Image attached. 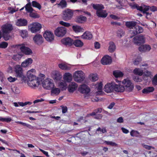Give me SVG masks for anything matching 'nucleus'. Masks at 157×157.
<instances>
[{
    "label": "nucleus",
    "instance_id": "10",
    "mask_svg": "<svg viewBox=\"0 0 157 157\" xmlns=\"http://www.w3.org/2000/svg\"><path fill=\"white\" fill-rule=\"evenodd\" d=\"M67 32V29L64 27H58L55 31V34L57 36L62 37L64 36Z\"/></svg>",
    "mask_w": 157,
    "mask_h": 157
},
{
    "label": "nucleus",
    "instance_id": "36",
    "mask_svg": "<svg viewBox=\"0 0 157 157\" xmlns=\"http://www.w3.org/2000/svg\"><path fill=\"white\" fill-rule=\"evenodd\" d=\"M73 44L76 47H81L83 45V43L80 40L76 39L73 41Z\"/></svg>",
    "mask_w": 157,
    "mask_h": 157
},
{
    "label": "nucleus",
    "instance_id": "39",
    "mask_svg": "<svg viewBox=\"0 0 157 157\" xmlns=\"http://www.w3.org/2000/svg\"><path fill=\"white\" fill-rule=\"evenodd\" d=\"M134 73L139 76H141L143 73V71L139 68H136L133 70Z\"/></svg>",
    "mask_w": 157,
    "mask_h": 157
},
{
    "label": "nucleus",
    "instance_id": "45",
    "mask_svg": "<svg viewBox=\"0 0 157 157\" xmlns=\"http://www.w3.org/2000/svg\"><path fill=\"white\" fill-rule=\"evenodd\" d=\"M8 45V43L5 41H3L0 43V48H6Z\"/></svg>",
    "mask_w": 157,
    "mask_h": 157
},
{
    "label": "nucleus",
    "instance_id": "24",
    "mask_svg": "<svg viewBox=\"0 0 157 157\" xmlns=\"http://www.w3.org/2000/svg\"><path fill=\"white\" fill-rule=\"evenodd\" d=\"M136 24L137 22L135 21H127L125 22V25L127 27L133 29L136 25Z\"/></svg>",
    "mask_w": 157,
    "mask_h": 157
},
{
    "label": "nucleus",
    "instance_id": "25",
    "mask_svg": "<svg viewBox=\"0 0 157 157\" xmlns=\"http://www.w3.org/2000/svg\"><path fill=\"white\" fill-rule=\"evenodd\" d=\"M114 90L117 92H122L124 90V86L117 84L115 83Z\"/></svg>",
    "mask_w": 157,
    "mask_h": 157
},
{
    "label": "nucleus",
    "instance_id": "4",
    "mask_svg": "<svg viewBox=\"0 0 157 157\" xmlns=\"http://www.w3.org/2000/svg\"><path fill=\"white\" fill-rule=\"evenodd\" d=\"M74 80L78 82H81L84 79L85 75L82 71H75L73 75Z\"/></svg>",
    "mask_w": 157,
    "mask_h": 157
},
{
    "label": "nucleus",
    "instance_id": "35",
    "mask_svg": "<svg viewBox=\"0 0 157 157\" xmlns=\"http://www.w3.org/2000/svg\"><path fill=\"white\" fill-rule=\"evenodd\" d=\"M23 55L20 54H16L13 55L12 56V59L14 61H18L21 58Z\"/></svg>",
    "mask_w": 157,
    "mask_h": 157
},
{
    "label": "nucleus",
    "instance_id": "52",
    "mask_svg": "<svg viewBox=\"0 0 157 157\" xmlns=\"http://www.w3.org/2000/svg\"><path fill=\"white\" fill-rule=\"evenodd\" d=\"M97 90H98L99 93L102 92V84L101 82L99 83L97 87Z\"/></svg>",
    "mask_w": 157,
    "mask_h": 157
},
{
    "label": "nucleus",
    "instance_id": "61",
    "mask_svg": "<svg viewBox=\"0 0 157 157\" xmlns=\"http://www.w3.org/2000/svg\"><path fill=\"white\" fill-rule=\"evenodd\" d=\"M27 32L26 30H23L22 31V33H21V36L23 38L25 37L27 35Z\"/></svg>",
    "mask_w": 157,
    "mask_h": 157
},
{
    "label": "nucleus",
    "instance_id": "8",
    "mask_svg": "<svg viewBox=\"0 0 157 157\" xmlns=\"http://www.w3.org/2000/svg\"><path fill=\"white\" fill-rule=\"evenodd\" d=\"M124 90L128 92H131L132 90L134 88V86L131 81L128 79H124L123 81Z\"/></svg>",
    "mask_w": 157,
    "mask_h": 157
},
{
    "label": "nucleus",
    "instance_id": "37",
    "mask_svg": "<svg viewBox=\"0 0 157 157\" xmlns=\"http://www.w3.org/2000/svg\"><path fill=\"white\" fill-rule=\"evenodd\" d=\"M51 90V94H54L57 95H58L60 92V90L58 88H53Z\"/></svg>",
    "mask_w": 157,
    "mask_h": 157
},
{
    "label": "nucleus",
    "instance_id": "27",
    "mask_svg": "<svg viewBox=\"0 0 157 157\" xmlns=\"http://www.w3.org/2000/svg\"><path fill=\"white\" fill-rule=\"evenodd\" d=\"M108 51L110 52H113L116 50V46L114 43L113 41H110L109 43Z\"/></svg>",
    "mask_w": 157,
    "mask_h": 157
},
{
    "label": "nucleus",
    "instance_id": "57",
    "mask_svg": "<svg viewBox=\"0 0 157 157\" xmlns=\"http://www.w3.org/2000/svg\"><path fill=\"white\" fill-rule=\"evenodd\" d=\"M8 80L10 82H13L16 81L17 78H13L11 76H10L7 78Z\"/></svg>",
    "mask_w": 157,
    "mask_h": 157
},
{
    "label": "nucleus",
    "instance_id": "43",
    "mask_svg": "<svg viewBox=\"0 0 157 157\" xmlns=\"http://www.w3.org/2000/svg\"><path fill=\"white\" fill-rule=\"evenodd\" d=\"M60 87L62 88V90H65L67 89V84L65 82H61L59 84Z\"/></svg>",
    "mask_w": 157,
    "mask_h": 157
},
{
    "label": "nucleus",
    "instance_id": "62",
    "mask_svg": "<svg viewBox=\"0 0 157 157\" xmlns=\"http://www.w3.org/2000/svg\"><path fill=\"white\" fill-rule=\"evenodd\" d=\"M144 148H145L146 149L149 150H150L151 148H153V149H155L154 147H152L151 146L147 145H144Z\"/></svg>",
    "mask_w": 157,
    "mask_h": 157
},
{
    "label": "nucleus",
    "instance_id": "32",
    "mask_svg": "<svg viewBox=\"0 0 157 157\" xmlns=\"http://www.w3.org/2000/svg\"><path fill=\"white\" fill-rule=\"evenodd\" d=\"M59 67L63 70H68L70 69L69 65L65 63H61L58 64Z\"/></svg>",
    "mask_w": 157,
    "mask_h": 157
},
{
    "label": "nucleus",
    "instance_id": "21",
    "mask_svg": "<svg viewBox=\"0 0 157 157\" xmlns=\"http://www.w3.org/2000/svg\"><path fill=\"white\" fill-rule=\"evenodd\" d=\"M33 62V60L31 58H28L25 59L21 64L23 67H26L30 66Z\"/></svg>",
    "mask_w": 157,
    "mask_h": 157
},
{
    "label": "nucleus",
    "instance_id": "38",
    "mask_svg": "<svg viewBox=\"0 0 157 157\" xmlns=\"http://www.w3.org/2000/svg\"><path fill=\"white\" fill-rule=\"evenodd\" d=\"M25 10L28 12L30 13L33 11V9L31 7V3L30 2L26 4L25 6Z\"/></svg>",
    "mask_w": 157,
    "mask_h": 157
},
{
    "label": "nucleus",
    "instance_id": "33",
    "mask_svg": "<svg viewBox=\"0 0 157 157\" xmlns=\"http://www.w3.org/2000/svg\"><path fill=\"white\" fill-rule=\"evenodd\" d=\"M58 8L63 9L67 7V4L65 0H61L59 3L57 4Z\"/></svg>",
    "mask_w": 157,
    "mask_h": 157
},
{
    "label": "nucleus",
    "instance_id": "48",
    "mask_svg": "<svg viewBox=\"0 0 157 157\" xmlns=\"http://www.w3.org/2000/svg\"><path fill=\"white\" fill-rule=\"evenodd\" d=\"M133 80L136 82H141L142 81V79L139 76H134L133 77Z\"/></svg>",
    "mask_w": 157,
    "mask_h": 157
},
{
    "label": "nucleus",
    "instance_id": "3",
    "mask_svg": "<svg viewBox=\"0 0 157 157\" xmlns=\"http://www.w3.org/2000/svg\"><path fill=\"white\" fill-rule=\"evenodd\" d=\"M14 48L20 49L21 51L25 55H29L33 53L32 51L26 46L24 44H21L13 45Z\"/></svg>",
    "mask_w": 157,
    "mask_h": 157
},
{
    "label": "nucleus",
    "instance_id": "60",
    "mask_svg": "<svg viewBox=\"0 0 157 157\" xmlns=\"http://www.w3.org/2000/svg\"><path fill=\"white\" fill-rule=\"evenodd\" d=\"M149 10L152 12H155L157 10V8L155 6H149Z\"/></svg>",
    "mask_w": 157,
    "mask_h": 157
},
{
    "label": "nucleus",
    "instance_id": "51",
    "mask_svg": "<svg viewBox=\"0 0 157 157\" xmlns=\"http://www.w3.org/2000/svg\"><path fill=\"white\" fill-rule=\"evenodd\" d=\"M152 82L153 85L157 86V74L154 76Z\"/></svg>",
    "mask_w": 157,
    "mask_h": 157
},
{
    "label": "nucleus",
    "instance_id": "9",
    "mask_svg": "<svg viewBox=\"0 0 157 157\" xmlns=\"http://www.w3.org/2000/svg\"><path fill=\"white\" fill-rule=\"evenodd\" d=\"M73 15V11L69 9H66L63 12V19L65 21L70 20Z\"/></svg>",
    "mask_w": 157,
    "mask_h": 157
},
{
    "label": "nucleus",
    "instance_id": "44",
    "mask_svg": "<svg viewBox=\"0 0 157 157\" xmlns=\"http://www.w3.org/2000/svg\"><path fill=\"white\" fill-rule=\"evenodd\" d=\"M32 6L33 7H36L39 10L41 9V6L40 5L38 2L36 1H33L32 2Z\"/></svg>",
    "mask_w": 157,
    "mask_h": 157
},
{
    "label": "nucleus",
    "instance_id": "30",
    "mask_svg": "<svg viewBox=\"0 0 157 157\" xmlns=\"http://www.w3.org/2000/svg\"><path fill=\"white\" fill-rule=\"evenodd\" d=\"M52 78L55 81L60 80L62 78V75L59 72H55L53 74Z\"/></svg>",
    "mask_w": 157,
    "mask_h": 157
},
{
    "label": "nucleus",
    "instance_id": "22",
    "mask_svg": "<svg viewBox=\"0 0 157 157\" xmlns=\"http://www.w3.org/2000/svg\"><path fill=\"white\" fill-rule=\"evenodd\" d=\"M27 23L28 21L26 19L20 18L17 20L16 25L19 26H25L27 25Z\"/></svg>",
    "mask_w": 157,
    "mask_h": 157
},
{
    "label": "nucleus",
    "instance_id": "55",
    "mask_svg": "<svg viewBox=\"0 0 157 157\" xmlns=\"http://www.w3.org/2000/svg\"><path fill=\"white\" fill-rule=\"evenodd\" d=\"M151 75V72L148 71H146L144 72V75H143V76L144 78L145 77H150Z\"/></svg>",
    "mask_w": 157,
    "mask_h": 157
},
{
    "label": "nucleus",
    "instance_id": "31",
    "mask_svg": "<svg viewBox=\"0 0 157 157\" xmlns=\"http://www.w3.org/2000/svg\"><path fill=\"white\" fill-rule=\"evenodd\" d=\"M154 90L155 89L153 87L149 86L144 89L142 90V92L143 94H148L153 92Z\"/></svg>",
    "mask_w": 157,
    "mask_h": 157
},
{
    "label": "nucleus",
    "instance_id": "1",
    "mask_svg": "<svg viewBox=\"0 0 157 157\" xmlns=\"http://www.w3.org/2000/svg\"><path fill=\"white\" fill-rule=\"evenodd\" d=\"M27 71L26 75L28 85L32 88L38 86L42 81V78H36L33 74Z\"/></svg>",
    "mask_w": 157,
    "mask_h": 157
},
{
    "label": "nucleus",
    "instance_id": "29",
    "mask_svg": "<svg viewBox=\"0 0 157 157\" xmlns=\"http://www.w3.org/2000/svg\"><path fill=\"white\" fill-rule=\"evenodd\" d=\"M92 6L93 8L97 10L96 11H98L103 10L104 6L101 4H92Z\"/></svg>",
    "mask_w": 157,
    "mask_h": 157
},
{
    "label": "nucleus",
    "instance_id": "5",
    "mask_svg": "<svg viewBox=\"0 0 157 157\" xmlns=\"http://www.w3.org/2000/svg\"><path fill=\"white\" fill-rule=\"evenodd\" d=\"M42 82L43 87L46 90H50L55 86L53 80L50 78H47Z\"/></svg>",
    "mask_w": 157,
    "mask_h": 157
},
{
    "label": "nucleus",
    "instance_id": "58",
    "mask_svg": "<svg viewBox=\"0 0 157 157\" xmlns=\"http://www.w3.org/2000/svg\"><path fill=\"white\" fill-rule=\"evenodd\" d=\"M61 107L62 109V112L63 113H66L67 111V108L66 106L62 105Z\"/></svg>",
    "mask_w": 157,
    "mask_h": 157
},
{
    "label": "nucleus",
    "instance_id": "23",
    "mask_svg": "<svg viewBox=\"0 0 157 157\" xmlns=\"http://www.w3.org/2000/svg\"><path fill=\"white\" fill-rule=\"evenodd\" d=\"M93 37L92 34L89 32L86 31L81 36L82 39L90 40Z\"/></svg>",
    "mask_w": 157,
    "mask_h": 157
},
{
    "label": "nucleus",
    "instance_id": "11",
    "mask_svg": "<svg viewBox=\"0 0 157 157\" xmlns=\"http://www.w3.org/2000/svg\"><path fill=\"white\" fill-rule=\"evenodd\" d=\"M29 27L32 33H35L41 29V25L39 23L35 22L30 24Z\"/></svg>",
    "mask_w": 157,
    "mask_h": 157
},
{
    "label": "nucleus",
    "instance_id": "12",
    "mask_svg": "<svg viewBox=\"0 0 157 157\" xmlns=\"http://www.w3.org/2000/svg\"><path fill=\"white\" fill-rule=\"evenodd\" d=\"M133 39L134 43L138 45H140L141 44H143L145 42V38L144 36L142 34L135 36L133 38Z\"/></svg>",
    "mask_w": 157,
    "mask_h": 157
},
{
    "label": "nucleus",
    "instance_id": "26",
    "mask_svg": "<svg viewBox=\"0 0 157 157\" xmlns=\"http://www.w3.org/2000/svg\"><path fill=\"white\" fill-rule=\"evenodd\" d=\"M63 79L67 82H70L72 80V76L69 73H66L63 75Z\"/></svg>",
    "mask_w": 157,
    "mask_h": 157
},
{
    "label": "nucleus",
    "instance_id": "59",
    "mask_svg": "<svg viewBox=\"0 0 157 157\" xmlns=\"http://www.w3.org/2000/svg\"><path fill=\"white\" fill-rule=\"evenodd\" d=\"M13 91L15 94H18L20 93L19 89L17 87H14L13 89Z\"/></svg>",
    "mask_w": 157,
    "mask_h": 157
},
{
    "label": "nucleus",
    "instance_id": "13",
    "mask_svg": "<svg viewBox=\"0 0 157 157\" xmlns=\"http://www.w3.org/2000/svg\"><path fill=\"white\" fill-rule=\"evenodd\" d=\"M43 36L45 40L51 42L54 40V34L50 31H45Z\"/></svg>",
    "mask_w": 157,
    "mask_h": 157
},
{
    "label": "nucleus",
    "instance_id": "19",
    "mask_svg": "<svg viewBox=\"0 0 157 157\" xmlns=\"http://www.w3.org/2000/svg\"><path fill=\"white\" fill-rule=\"evenodd\" d=\"M151 49L150 46L147 44L141 45L138 48L139 51L142 52H149Z\"/></svg>",
    "mask_w": 157,
    "mask_h": 157
},
{
    "label": "nucleus",
    "instance_id": "53",
    "mask_svg": "<svg viewBox=\"0 0 157 157\" xmlns=\"http://www.w3.org/2000/svg\"><path fill=\"white\" fill-rule=\"evenodd\" d=\"M141 61L142 59L141 58H137L133 61V64L135 65H138Z\"/></svg>",
    "mask_w": 157,
    "mask_h": 157
},
{
    "label": "nucleus",
    "instance_id": "17",
    "mask_svg": "<svg viewBox=\"0 0 157 157\" xmlns=\"http://www.w3.org/2000/svg\"><path fill=\"white\" fill-rule=\"evenodd\" d=\"M144 31L143 28L139 25H136L132 31V34L133 36L142 33Z\"/></svg>",
    "mask_w": 157,
    "mask_h": 157
},
{
    "label": "nucleus",
    "instance_id": "42",
    "mask_svg": "<svg viewBox=\"0 0 157 157\" xmlns=\"http://www.w3.org/2000/svg\"><path fill=\"white\" fill-rule=\"evenodd\" d=\"M73 30L75 32H80L82 31V29L78 25H73L72 26Z\"/></svg>",
    "mask_w": 157,
    "mask_h": 157
},
{
    "label": "nucleus",
    "instance_id": "64",
    "mask_svg": "<svg viewBox=\"0 0 157 157\" xmlns=\"http://www.w3.org/2000/svg\"><path fill=\"white\" fill-rule=\"evenodd\" d=\"M102 116L101 114H96L94 117V118L97 119H101Z\"/></svg>",
    "mask_w": 157,
    "mask_h": 157
},
{
    "label": "nucleus",
    "instance_id": "46",
    "mask_svg": "<svg viewBox=\"0 0 157 157\" xmlns=\"http://www.w3.org/2000/svg\"><path fill=\"white\" fill-rule=\"evenodd\" d=\"M11 121L12 119L10 117L5 118L1 117H0V121L9 122H10Z\"/></svg>",
    "mask_w": 157,
    "mask_h": 157
},
{
    "label": "nucleus",
    "instance_id": "47",
    "mask_svg": "<svg viewBox=\"0 0 157 157\" xmlns=\"http://www.w3.org/2000/svg\"><path fill=\"white\" fill-rule=\"evenodd\" d=\"M117 36L121 38L124 35V32L123 30L121 29L117 31Z\"/></svg>",
    "mask_w": 157,
    "mask_h": 157
},
{
    "label": "nucleus",
    "instance_id": "7",
    "mask_svg": "<svg viewBox=\"0 0 157 157\" xmlns=\"http://www.w3.org/2000/svg\"><path fill=\"white\" fill-rule=\"evenodd\" d=\"M14 71L15 72V76L24 79L25 77L23 73V69L19 65H17L14 67Z\"/></svg>",
    "mask_w": 157,
    "mask_h": 157
},
{
    "label": "nucleus",
    "instance_id": "49",
    "mask_svg": "<svg viewBox=\"0 0 157 157\" xmlns=\"http://www.w3.org/2000/svg\"><path fill=\"white\" fill-rule=\"evenodd\" d=\"M100 131L102 132V133H105L107 132V130L105 127H103L101 128L100 127H98L96 130V132Z\"/></svg>",
    "mask_w": 157,
    "mask_h": 157
},
{
    "label": "nucleus",
    "instance_id": "63",
    "mask_svg": "<svg viewBox=\"0 0 157 157\" xmlns=\"http://www.w3.org/2000/svg\"><path fill=\"white\" fill-rule=\"evenodd\" d=\"M149 10V6H146L145 7V8H143V10H142L143 13H147V11Z\"/></svg>",
    "mask_w": 157,
    "mask_h": 157
},
{
    "label": "nucleus",
    "instance_id": "56",
    "mask_svg": "<svg viewBox=\"0 0 157 157\" xmlns=\"http://www.w3.org/2000/svg\"><path fill=\"white\" fill-rule=\"evenodd\" d=\"M30 16L32 17L36 18L38 17V15L37 13H33L32 12H30Z\"/></svg>",
    "mask_w": 157,
    "mask_h": 157
},
{
    "label": "nucleus",
    "instance_id": "6",
    "mask_svg": "<svg viewBox=\"0 0 157 157\" xmlns=\"http://www.w3.org/2000/svg\"><path fill=\"white\" fill-rule=\"evenodd\" d=\"M78 91L81 93L84 94L85 98L87 97L88 98V97L90 95V89L86 85L82 84L80 85L78 88Z\"/></svg>",
    "mask_w": 157,
    "mask_h": 157
},
{
    "label": "nucleus",
    "instance_id": "40",
    "mask_svg": "<svg viewBox=\"0 0 157 157\" xmlns=\"http://www.w3.org/2000/svg\"><path fill=\"white\" fill-rule=\"evenodd\" d=\"M113 75L116 78L122 77L123 74V73L118 71H115L113 72Z\"/></svg>",
    "mask_w": 157,
    "mask_h": 157
},
{
    "label": "nucleus",
    "instance_id": "34",
    "mask_svg": "<svg viewBox=\"0 0 157 157\" xmlns=\"http://www.w3.org/2000/svg\"><path fill=\"white\" fill-rule=\"evenodd\" d=\"M86 20V17L82 15L77 17L76 19V22L79 23H82Z\"/></svg>",
    "mask_w": 157,
    "mask_h": 157
},
{
    "label": "nucleus",
    "instance_id": "15",
    "mask_svg": "<svg viewBox=\"0 0 157 157\" xmlns=\"http://www.w3.org/2000/svg\"><path fill=\"white\" fill-rule=\"evenodd\" d=\"M33 40L38 45H41L43 42V38L42 36L39 34H36L33 38Z\"/></svg>",
    "mask_w": 157,
    "mask_h": 157
},
{
    "label": "nucleus",
    "instance_id": "2",
    "mask_svg": "<svg viewBox=\"0 0 157 157\" xmlns=\"http://www.w3.org/2000/svg\"><path fill=\"white\" fill-rule=\"evenodd\" d=\"M1 29L3 33V38L5 41L9 40L11 37L10 33L13 29V25L10 24L6 23L2 25Z\"/></svg>",
    "mask_w": 157,
    "mask_h": 157
},
{
    "label": "nucleus",
    "instance_id": "14",
    "mask_svg": "<svg viewBox=\"0 0 157 157\" xmlns=\"http://www.w3.org/2000/svg\"><path fill=\"white\" fill-rule=\"evenodd\" d=\"M115 82H112L105 85L104 87V90L107 93H110L114 90Z\"/></svg>",
    "mask_w": 157,
    "mask_h": 157
},
{
    "label": "nucleus",
    "instance_id": "20",
    "mask_svg": "<svg viewBox=\"0 0 157 157\" xmlns=\"http://www.w3.org/2000/svg\"><path fill=\"white\" fill-rule=\"evenodd\" d=\"M78 86V85L76 83L74 82H72L67 87L68 90L70 93H73L76 90Z\"/></svg>",
    "mask_w": 157,
    "mask_h": 157
},
{
    "label": "nucleus",
    "instance_id": "41",
    "mask_svg": "<svg viewBox=\"0 0 157 157\" xmlns=\"http://www.w3.org/2000/svg\"><path fill=\"white\" fill-rule=\"evenodd\" d=\"M130 135L132 137H138L140 135V133L137 131L132 130L130 132Z\"/></svg>",
    "mask_w": 157,
    "mask_h": 157
},
{
    "label": "nucleus",
    "instance_id": "16",
    "mask_svg": "<svg viewBox=\"0 0 157 157\" xmlns=\"http://www.w3.org/2000/svg\"><path fill=\"white\" fill-rule=\"evenodd\" d=\"M61 42L66 46H71L73 44V40L70 37H67L62 39Z\"/></svg>",
    "mask_w": 157,
    "mask_h": 157
},
{
    "label": "nucleus",
    "instance_id": "28",
    "mask_svg": "<svg viewBox=\"0 0 157 157\" xmlns=\"http://www.w3.org/2000/svg\"><path fill=\"white\" fill-rule=\"evenodd\" d=\"M97 15L99 17L105 18L107 16V13L105 10H102L98 11H96Z\"/></svg>",
    "mask_w": 157,
    "mask_h": 157
},
{
    "label": "nucleus",
    "instance_id": "18",
    "mask_svg": "<svg viewBox=\"0 0 157 157\" xmlns=\"http://www.w3.org/2000/svg\"><path fill=\"white\" fill-rule=\"evenodd\" d=\"M112 61L111 57L108 55H106L102 58L101 63L103 65H107L110 64Z\"/></svg>",
    "mask_w": 157,
    "mask_h": 157
},
{
    "label": "nucleus",
    "instance_id": "54",
    "mask_svg": "<svg viewBox=\"0 0 157 157\" xmlns=\"http://www.w3.org/2000/svg\"><path fill=\"white\" fill-rule=\"evenodd\" d=\"M105 143L107 145L113 146H116L117 145L116 143L112 141H105Z\"/></svg>",
    "mask_w": 157,
    "mask_h": 157
},
{
    "label": "nucleus",
    "instance_id": "50",
    "mask_svg": "<svg viewBox=\"0 0 157 157\" xmlns=\"http://www.w3.org/2000/svg\"><path fill=\"white\" fill-rule=\"evenodd\" d=\"M59 23L61 25L66 27H69L71 26L70 24L67 22H64L63 21H60L59 22Z\"/></svg>",
    "mask_w": 157,
    "mask_h": 157
}]
</instances>
